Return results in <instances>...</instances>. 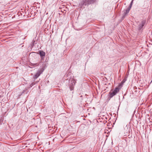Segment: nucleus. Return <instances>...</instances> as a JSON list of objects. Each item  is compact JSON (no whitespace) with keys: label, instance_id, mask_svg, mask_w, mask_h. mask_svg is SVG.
I'll use <instances>...</instances> for the list:
<instances>
[{"label":"nucleus","instance_id":"1","mask_svg":"<svg viewBox=\"0 0 152 152\" xmlns=\"http://www.w3.org/2000/svg\"><path fill=\"white\" fill-rule=\"evenodd\" d=\"M120 89V88L118 87H116L114 89H111L108 95V97L107 99V100L108 101H109L111 98L119 92Z\"/></svg>","mask_w":152,"mask_h":152},{"label":"nucleus","instance_id":"2","mask_svg":"<svg viewBox=\"0 0 152 152\" xmlns=\"http://www.w3.org/2000/svg\"><path fill=\"white\" fill-rule=\"evenodd\" d=\"M45 64L43 63L42 66H41L40 68L37 71L36 74L34 75V79H36L43 72L45 68Z\"/></svg>","mask_w":152,"mask_h":152},{"label":"nucleus","instance_id":"3","mask_svg":"<svg viewBox=\"0 0 152 152\" xmlns=\"http://www.w3.org/2000/svg\"><path fill=\"white\" fill-rule=\"evenodd\" d=\"M96 0H82V2L79 3V5L82 7L83 5H88L89 4H93Z\"/></svg>","mask_w":152,"mask_h":152},{"label":"nucleus","instance_id":"4","mask_svg":"<svg viewBox=\"0 0 152 152\" xmlns=\"http://www.w3.org/2000/svg\"><path fill=\"white\" fill-rule=\"evenodd\" d=\"M146 22L145 20H142L139 23L138 26V29L139 31H142L144 28V27Z\"/></svg>","mask_w":152,"mask_h":152},{"label":"nucleus","instance_id":"5","mask_svg":"<svg viewBox=\"0 0 152 152\" xmlns=\"http://www.w3.org/2000/svg\"><path fill=\"white\" fill-rule=\"evenodd\" d=\"M72 77V74L71 72H69L67 73L64 76V78L66 80H69V81L71 79L73 78Z\"/></svg>","mask_w":152,"mask_h":152},{"label":"nucleus","instance_id":"6","mask_svg":"<svg viewBox=\"0 0 152 152\" xmlns=\"http://www.w3.org/2000/svg\"><path fill=\"white\" fill-rule=\"evenodd\" d=\"M38 53H39V54L40 55L41 57V60H42L43 58H44V57L45 56V53L42 50L39 51Z\"/></svg>","mask_w":152,"mask_h":152},{"label":"nucleus","instance_id":"7","mask_svg":"<svg viewBox=\"0 0 152 152\" xmlns=\"http://www.w3.org/2000/svg\"><path fill=\"white\" fill-rule=\"evenodd\" d=\"M76 81L73 78L69 81V86H74L75 85Z\"/></svg>","mask_w":152,"mask_h":152},{"label":"nucleus","instance_id":"8","mask_svg":"<svg viewBox=\"0 0 152 152\" xmlns=\"http://www.w3.org/2000/svg\"><path fill=\"white\" fill-rule=\"evenodd\" d=\"M130 9V8L128 7L126 9V10H125L124 12V15H123V18H125V17L126 16V15L129 12V11Z\"/></svg>","mask_w":152,"mask_h":152},{"label":"nucleus","instance_id":"9","mask_svg":"<svg viewBox=\"0 0 152 152\" xmlns=\"http://www.w3.org/2000/svg\"><path fill=\"white\" fill-rule=\"evenodd\" d=\"M41 62L42 61H41L39 63H31L30 65L32 66H38L39 65V63Z\"/></svg>","mask_w":152,"mask_h":152},{"label":"nucleus","instance_id":"10","mask_svg":"<svg viewBox=\"0 0 152 152\" xmlns=\"http://www.w3.org/2000/svg\"><path fill=\"white\" fill-rule=\"evenodd\" d=\"M126 80L125 78H124L123 80L121 82V84L119 86H121L123 85V83H124L125 81H126Z\"/></svg>","mask_w":152,"mask_h":152},{"label":"nucleus","instance_id":"11","mask_svg":"<svg viewBox=\"0 0 152 152\" xmlns=\"http://www.w3.org/2000/svg\"><path fill=\"white\" fill-rule=\"evenodd\" d=\"M35 41H33L31 43V44L32 47L34 45V43Z\"/></svg>","mask_w":152,"mask_h":152},{"label":"nucleus","instance_id":"12","mask_svg":"<svg viewBox=\"0 0 152 152\" xmlns=\"http://www.w3.org/2000/svg\"><path fill=\"white\" fill-rule=\"evenodd\" d=\"M73 86H69V88H70V90L71 91L73 89H74Z\"/></svg>","mask_w":152,"mask_h":152},{"label":"nucleus","instance_id":"13","mask_svg":"<svg viewBox=\"0 0 152 152\" xmlns=\"http://www.w3.org/2000/svg\"><path fill=\"white\" fill-rule=\"evenodd\" d=\"M132 2L130 4V5L129 6L128 8H130V9L131 7H132Z\"/></svg>","mask_w":152,"mask_h":152},{"label":"nucleus","instance_id":"14","mask_svg":"<svg viewBox=\"0 0 152 152\" xmlns=\"http://www.w3.org/2000/svg\"><path fill=\"white\" fill-rule=\"evenodd\" d=\"M133 88H134V89H136L137 88H136V86H133Z\"/></svg>","mask_w":152,"mask_h":152},{"label":"nucleus","instance_id":"15","mask_svg":"<svg viewBox=\"0 0 152 152\" xmlns=\"http://www.w3.org/2000/svg\"><path fill=\"white\" fill-rule=\"evenodd\" d=\"M32 86H33L34 85H36V83H32Z\"/></svg>","mask_w":152,"mask_h":152},{"label":"nucleus","instance_id":"16","mask_svg":"<svg viewBox=\"0 0 152 152\" xmlns=\"http://www.w3.org/2000/svg\"><path fill=\"white\" fill-rule=\"evenodd\" d=\"M39 88H40V86H39Z\"/></svg>","mask_w":152,"mask_h":152},{"label":"nucleus","instance_id":"17","mask_svg":"<svg viewBox=\"0 0 152 152\" xmlns=\"http://www.w3.org/2000/svg\"><path fill=\"white\" fill-rule=\"evenodd\" d=\"M80 96V97H82V95H81Z\"/></svg>","mask_w":152,"mask_h":152}]
</instances>
